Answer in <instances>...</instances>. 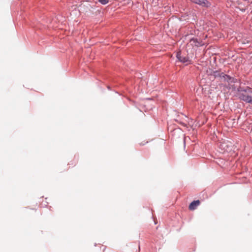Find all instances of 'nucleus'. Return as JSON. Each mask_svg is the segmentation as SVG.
<instances>
[{
  "mask_svg": "<svg viewBox=\"0 0 252 252\" xmlns=\"http://www.w3.org/2000/svg\"><path fill=\"white\" fill-rule=\"evenodd\" d=\"M240 98L243 101L252 104V90L250 88L241 91Z\"/></svg>",
  "mask_w": 252,
  "mask_h": 252,
  "instance_id": "nucleus-1",
  "label": "nucleus"
},
{
  "mask_svg": "<svg viewBox=\"0 0 252 252\" xmlns=\"http://www.w3.org/2000/svg\"><path fill=\"white\" fill-rule=\"evenodd\" d=\"M176 57L181 62L183 63H188L190 62L189 58L188 57H183L180 52L177 53Z\"/></svg>",
  "mask_w": 252,
  "mask_h": 252,
  "instance_id": "nucleus-2",
  "label": "nucleus"
},
{
  "mask_svg": "<svg viewBox=\"0 0 252 252\" xmlns=\"http://www.w3.org/2000/svg\"><path fill=\"white\" fill-rule=\"evenodd\" d=\"M200 204L199 200H195L192 201L189 205V208L190 210H195Z\"/></svg>",
  "mask_w": 252,
  "mask_h": 252,
  "instance_id": "nucleus-3",
  "label": "nucleus"
},
{
  "mask_svg": "<svg viewBox=\"0 0 252 252\" xmlns=\"http://www.w3.org/2000/svg\"><path fill=\"white\" fill-rule=\"evenodd\" d=\"M190 43L191 45H194L196 46H199L200 45V43L196 39H191L190 41Z\"/></svg>",
  "mask_w": 252,
  "mask_h": 252,
  "instance_id": "nucleus-4",
  "label": "nucleus"
},
{
  "mask_svg": "<svg viewBox=\"0 0 252 252\" xmlns=\"http://www.w3.org/2000/svg\"><path fill=\"white\" fill-rule=\"evenodd\" d=\"M98 1L102 4H106L108 2V0H98Z\"/></svg>",
  "mask_w": 252,
  "mask_h": 252,
  "instance_id": "nucleus-5",
  "label": "nucleus"
},
{
  "mask_svg": "<svg viewBox=\"0 0 252 252\" xmlns=\"http://www.w3.org/2000/svg\"><path fill=\"white\" fill-rule=\"evenodd\" d=\"M148 143V141H146L145 143L141 142V143H140V144L141 145H144L145 143Z\"/></svg>",
  "mask_w": 252,
  "mask_h": 252,
  "instance_id": "nucleus-6",
  "label": "nucleus"
}]
</instances>
